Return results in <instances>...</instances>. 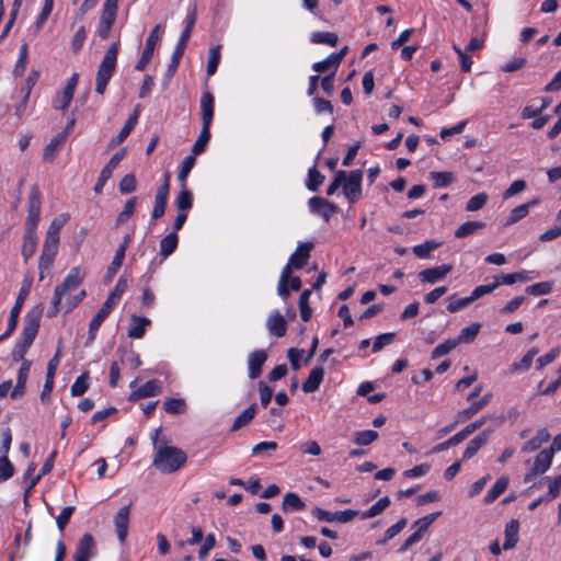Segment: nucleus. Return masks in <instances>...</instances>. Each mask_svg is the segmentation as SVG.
Here are the masks:
<instances>
[{
	"instance_id": "obj_39",
	"label": "nucleus",
	"mask_w": 561,
	"mask_h": 561,
	"mask_svg": "<svg viewBox=\"0 0 561 561\" xmlns=\"http://www.w3.org/2000/svg\"><path fill=\"white\" fill-rule=\"evenodd\" d=\"M311 296L310 289H305L299 297L298 306L300 311V318L302 321L308 322L312 316V310L309 307V299Z\"/></svg>"
},
{
	"instance_id": "obj_14",
	"label": "nucleus",
	"mask_w": 561,
	"mask_h": 561,
	"mask_svg": "<svg viewBox=\"0 0 561 561\" xmlns=\"http://www.w3.org/2000/svg\"><path fill=\"white\" fill-rule=\"evenodd\" d=\"M451 271L453 265L443 264L440 266H435L421 271L419 273V278L423 283L435 284L444 279L447 276V274H449Z\"/></svg>"
},
{
	"instance_id": "obj_50",
	"label": "nucleus",
	"mask_w": 561,
	"mask_h": 561,
	"mask_svg": "<svg viewBox=\"0 0 561 561\" xmlns=\"http://www.w3.org/2000/svg\"><path fill=\"white\" fill-rule=\"evenodd\" d=\"M378 438V433L373 430L359 431L355 433L353 442L359 446H367Z\"/></svg>"
},
{
	"instance_id": "obj_27",
	"label": "nucleus",
	"mask_w": 561,
	"mask_h": 561,
	"mask_svg": "<svg viewBox=\"0 0 561 561\" xmlns=\"http://www.w3.org/2000/svg\"><path fill=\"white\" fill-rule=\"evenodd\" d=\"M553 454L551 450L543 449L535 458L533 465V472L541 474L545 473L551 466Z\"/></svg>"
},
{
	"instance_id": "obj_11",
	"label": "nucleus",
	"mask_w": 561,
	"mask_h": 561,
	"mask_svg": "<svg viewBox=\"0 0 561 561\" xmlns=\"http://www.w3.org/2000/svg\"><path fill=\"white\" fill-rule=\"evenodd\" d=\"M308 204L310 211L321 216L325 221H329L332 215L337 211L335 204L321 196L311 197Z\"/></svg>"
},
{
	"instance_id": "obj_32",
	"label": "nucleus",
	"mask_w": 561,
	"mask_h": 561,
	"mask_svg": "<svg viewBox=\"0 0 561 561\" xmlns=\"http://www.w3.org/2000/svg\"><path fill=\"white\" fill-rule=\"evenodd\" d=\"M508 482L510 478L507 476L500 477L485 494L484 502L488 504L494 502L506 490Z\"/></svg>"
},
{
	"instance_id": "obj_8",
	"label": "nucleus",
	"mask_w": 561,
	"mask_h": 561,
	"mask_svg": "<svg viewBox=\"0 0 561 561\" xmlns=\"http://www.w3.org/2000/svg\"><path fill=\"white\" fill-rule=\"evenodd\" d=\"M358 511L353 510H345L342 512H329L325 510H322L320 507H316L312 510V515L319 519L320 522H327V523H348L354 519L358 515Z\"/></svg>"
},
{
	"instance_id": "obj_24",
	"label": "nucleus",
	"mask_w": 561,
	"mask_h": 561,
	"mask_svg": "<svg viewBox=\"0 0 561 561\" xmlns=\"http://www.w3.org/2000/svg\"><path fill=\"white\" fill-rule=\"evenodd\" d=\"M37 247L36 230L25 229L22 247V256L27 262L35 253Z\"/></svg>"
},
{
	"instance_id": "obj_17",
	"label": "nucleus",
	"mask_w": 561,
	"mask_h": 561,
	"mask_svg": "<svg viewBox=\"0 0 561 561\" xmlns=\"http://www.w3.org/2000/svg\"><path fill=\"white\" fill-rule=\"evenodd\" d=\"M196 22V7L193 8V10L190 12V14L186 18V25L183 30L181 37L178 42V45L174 49V53L184 55L185 47L187 45V42L191 37L192 31L194 28Z\"/></svg>"
},
{
	"instance_id": "obj_21",
	"label": "nucleus",
	"mask_w": 561,
	"mask_h": 561,
	"mask_svg": "<svg viewBox=\"0 0 561 561\" xmlns=\"http://www.w3.org/2000/svg\"><path fill=\"white\" fill-rule=\"evenodd\" d=\"M490 434H491V431L484 430L480 434H478L474 438H472L468 443V445L463 451L462 459L468 460V459L472 458L478 453V450L486 444V442L490 437Z\"/></svg>"
},
{
	"instance_id": "obj_9",
	"label": "nucleus",
	"mask_w": 561,
	"mask_h": 561,
	"mask_svg": "<svg viewBox=\"0 0 561 561\" xmlns=\"http://www.w3.org/2000/svg\"><path fill=\"white\" fill-rule=\"evenodd\" d=\"M160 28H161V25L158 24L151 30V32L146 41V45L142 50L141 57L135 66V69L137 71H142L146 68V66L148 65V62L150 61V59L152 58L154 46L160 41V34H159Z\"/></svg>"
},
{
	"instance_id": "obj_29",
	"label": "nucleus",
	"mask_w": 561,
	"mask_h": 561,
	"mask_svg": "<svg viewBox=\"0 0 561 561\" xmlns=\"http://www.w3.org/2000/svg\"><path fill=\"white\" fill-rule=\"evenodd\" d=\"M519 523L517 519H512L505 527V540L503 543L504 550L514 548L518 541Z\"/></svg>"
},
{
	"instance_id": "obj_55",
	"label": "nucleus",
	"mask_w": 561,
	"mask_h": 561,
	"mask_svg": "<svg viewBox=\"0 0 561 561\" xmlns=\"http://www.w3.org/2000/svg\"><path fill=\"white\" fill-rule=\"evenodd\" d=\"M324 175L321 174L316 168H311L308 172L307 187L311 192L318 191L319 186L323 183Z\"/></svg>"
},
{
	"instance_id": "obj_15",
	"label": "nucleus",
	"mask_w": 561,
	"mask_h": 561,
	"mask_svg": "<svg viewBox=\"0 0 561 561\" xmlns=\"http://www.w3.org/2000/svg\"><path fill=\"white\" fill-rule=\"evenodd\" d=\"M312 249V242L300 243L297 247L296 251L289 257V262L295 270H300L307 265Z\"/></svg>"
},
{
	"instance_id": "obj_13",
	"label": "nucleus",
	"mask_w": 561,
	"mask_h": 561,
	"mask_svg": "<svg viewBox=\"0 0 561 561\" xmlns=\"http://www.w3.org/2000/svg\"><path fill=\"white\" fill-rule=\"evenodd\" d=\"M130 507L131 504L121 507L114 517L115 530L121 543L126 541L128 535Z\"/></svg>"
},
{
	"instance_id": "obj_16",
	"label": "nucleus",
	"mask_w": 561,
	"mask_h": 561,
	"mask_svg": "<svg viewBox=\"0 0 561 561\" xmlns=\"http://www.w3.org/2000/svg\"><path fill=\"white\" fill-rule=\"evenodd\" d=\"M161 393V382L157 379L147 381L145 385L139 387L137 390L129 394L130 401H138L148 397L158 396Z\"/></svg>"
},
{
	"instance_id": "obj_57",
	"label": "nucleus",
	"mask_w": 561,
	"mask_h": 561,
	"mask_svg": "<svg viewBox=\"0 0 561 561\" xmlns=\"http://www.w3.org/2000/svg\"><path fill=\"white\" fill-rule=\"evenodd\" d=\"M14 474V466L9 460L8 455L0 457V482L9 480Z\"/></svg>"
},
{
	"instance_id": "obj_33",
	"label": "nucleus",
	"mask_w": 561,
	"mask_h": 561,
	"mask_svg": "<svg viewBox=\"0 0 561 561\" xmlns=\"http://www.w3.org/2000/svg\"><path fill=\"white\" fill-rule=\"evenodd\" d=\"M82 283V277L80 275L79 267L71 268L70 273L66 276L62 284L58 287L61 288L65 293H70L77 289Z\"/></svg>"
},
{
	"instance_id": "obj_5",
	"label": "nucleus",
	"mask_w": 561,
	"mask_h": 561,
	"mask_svg": "<svg viewBox=\"0 0 561 561\" xmlns=\"http://www.w3.org/2000/svg\"><path fill=\"white\" fill-rule=\"evenodd\" d=\"M127 288V279L124 277H119L114 289L107 296L106 300L104 301V304L101 306V308L98 310L93 318L103 322L110 314L114 306L119 301L122 295L126 291Z\"/></svg>"
},
{
	"instance_id": "obj_36",
	"label": "nucleus",
	"mask_w": 561,
	"mask_h": 561,
	"mask_svg": "<svg viewBox=\"0 0 561 561\" xmlns=\"http://www.w3.org/2000/svg\"><path fill=\"white\" fill-rule=\"evenodd\" d=\"M256 413V404L253 403L249 408H247L233 422L231 426V431L236 432L243 426L248 425L255 416Z\"/></svg>"
},
{
	"instance_id": "obj_56",
	"label": "nucleus",
	"mask_w": 561,
	"mask_h": 561,
	"mask_svg": "<svg viewBox=\"0 0 561 561\" xmlns=\"http://www.w3.org/2000/svg\"><path fill=\"white\" fill-rule=\"evenodd\" d=\"M489 199L488 194L485 193H479L474 196H472L466 204V210L467 211H477L484 207Z\"/></svg>"
},
{
	"instance_id": "obj_41",
	"label": "nucleus",
	"mask_w": 561,
	"mask_h": 561,
	"mask_svg": "<svg viewBox=\"0 0 561 561\" xmlns=\"http://www.w3.org/2000/svg\"><path fill=\"white\" fill-rule=\"evenodd\" d=\"M305 503L296 493H286L283 500V510L287 511H302L305 508Z\"/></svg>"
},
{
	"instance_id": "obj_3",
	"label": "nucleus",
	"mask_w": 561,
	"mask_h": 561,
	"mask_svg": "<svg viewBox=\"0 0 561 561\" xmlns=\"http://www.w3.org/2000/svg\"><path fill=\"white\" fill-rule=\"evenodd\" d=\"M118 50L119 43H113L105 51L104 57L99 66L95 79V91L101 95L104 94L106 87L115 72Z\"/></svg>"
},
{
	"instance_id": "obj_43",
	"label": "nucleus",
	"mask_w": 561,
	"mask_h": 561,
	"mask_svg": "<svg viewBox=\"0 0 561 561\" xmlns=\"http://www.w3.org/2000/svg\"><path fill=\"white\" fill-rule=\"evenodd\" d=\"M390 505V499L388 496H383L379 499L373 506H370L367 511L362 513V518H373L379 514H381L388 506Z\"/></svg>"
},
{
	"instance_id": "obj_48",
	"label": "nucleus",
	"mask_w": 561,
	"mask_h": 561,
	"mask_svg": "<svg viewBox=\"0 0 561 561\" xmlns=\"http://www.w3.org/2000/svg\"><path fill=\"white\" fill-rule=\"evenodd\" d=\"M442 512H435L432 514H428L422 518H419L414 524L413 527H416V533H420V535L423 537L425 533L427 531L428 527L436 520L438 516H440Z\"/></svg>"
},
{
	"instance_id": "obj_37",
	"label": "nucleus",
	"mask_w": 561,
	"mask_h": 561,
	"mask_svg": "<svg viewBox=\"0 0 561 561\" xmlns=\"http://www.w3.org/2000/svg\"><path fill=\"white\" fill-rule=\"evenodd\" d=\"M485 224L483 221H467L458 227L455 231L456 238H466L468 236L474 234L477 231L483 229Z\"/></svg>"
},
{
	"instance_id": "obj_40",
	"label": "nucleus",
	"mask_w": 561,
	"mask_h": 561,
	"mask_svg": "<svg viewBox=\"0 0 561 561\" xmlns=\"http://www.w3.org/2000/svg\"><path fill=\"white\" fill-rule=\"evenodd\" d=\"M430 179L433 181L434 187H446L455 180L454 173L443 171H432Z\"/></svg>"
},
{
	"instance_id": "obj_38",
	"label": "nucleus",
	"mask_w": 561,
	"mask_h": 561,
	"mask_svg": "<svg viewBox=\"0 0 561 561\" xmlns=\"http://www.w3.org/2000/svg\"><path fill=\"white\" fill-rule=\"evenodd\" d=\"M179 238L175 232H171L160 241V255L168 257L178 247Z\"/></svg>"
},
{
	"instance_id": "obj_22",
	"label": "nucleus",
	"mask_w": 561,
	"mask_h": 561,
	"mask_svg": "<svg viewBox=\"0 0 561 561\" xmlns=\"http://www.w3.org/2000/svg\"><path fill=\"white\" fill-rule=\"evenodd\" d=\"M116 12L102 10L100 22L98 25L96 33L102 39H106L110 36L113 24L116 20Z\"/></svg>"
},
{
	"instance_id": "obj_10",
	"label": "nucleus",
	"mask_w": 561,
	"mask_h": 561,
	"mask_svg": "<svg viewBox=\"0 0 561 561\" xmlns=\"http://www.w3.org/2000/svg\"><path fill=\"white\" fill-rule=\"evenodd\" d=\"M125 156H126V149L122 148L110 159V161L106 163V165L102 169V171L99 175V179L94 185L95 193L99 194L102 192L105 183L112 176L113 171L117 168V165L124 159Z\"/></svg>"
},
{
	"instance_id": "obj_18",
	"label": "nucleus",
	"mask_w": 561,
	"mask_h": 561,
	"mask_svg": "<svg viewBox=\"0 0 561 561\" xmlns=\"http://www.w3.org/2000/svg\"><path fill=\"white\" fill-rule=\"evenodd\" d=\"M30 369H31V362L24 360L19 369L16 383L10 393V397L12 399L20 398L24 394Z\"/></svg>"
},
{
	"instance_id": "obj_53",
	"label": "nucleus",
	"mask_w": 561,
	"mask_h": 561,
	"mask_svg": "<svg viewBox=\"0 0 561 561\" xmlns=\"http://www.w3.org/2000/svg\"><path fill=\"white\" fill-rule=\"evenodd\" d=\"M458 345V341L454 339L447 340L444 343L438 344L432 352L431 358L436 359L444 355L449 354L456 346Z\"/></svg>"
},
{
	"instance_id": "obj_44",
	"label": "nucleus",
	"mask_w": 561,
	"mask_h": 561,
	"mask_svg": "<svg viewBox=\"0 0 561 561\" xmlns=\"http://www.w3.org/2000/svg\"><path fill=\"white\" fill-rule=\"evenodd\" d=\"M311 42L313 44H325L335 47L339 42V37L332 32H314L311 35Z\"/></svg>"
},
{
	"instance_id": "obj_60",
	"label": "nucleus",
	"mask_w": 561,
	"mask_h": 561,
	"mask_svg": "<svg viewBox=\"0 0 561 561\" xmlns=\"http://www.w3.org/2000/svg\"><path fill=\"white\" fill-rule=\"evenodd\" d=\"M529 213V204H522L512 209L510 217L506 220V225H513L520 219L525 218Z\"/></svg>"
},
{
	"instance_id": "obj_35",
	"label": "nucleus",
	"mask_w": 561,
	"mask_h": 561,
	"mask_svg": "<svg viewBox=\"0 0 561 561\" xmlns=\"http://www.w3.org/2000/svg\"><path fill=\"white\" fill-rule=\"evenodd\" d=\"M175 206L178 211L187 213L193 206V195L186 187V184L182 185V190L175 198Z\"/></svg>"
},
{
	"instance_id": "obj_62",
	"label": "nucleus",
	"mask_w": 561,
	"mask_h": 561,
	"mask_svg": "<svg viewBox=\"0 0 561 561\" xmlns=\"http://www.w3.org/2000/svg\"><path fill=\"white\" fill-rule=\"evenodd\" d=\"M394 337L396 333L392 332L382 333L378 335L373 344V352L377 353L381 351L385 346L390 345L393 342Z\"/></svg>"
},
{
	"instance_id": "obj_28",
	"label": "nucleus",
	"mask_w": 561,
	"mask_h": 561,
	"mask_svg": "<svg viewBox=\"0 0 561 561\" xmlns=\"http://www.w3.org/2000/svg\"><path fill=\"white\" fill-rule=\"evenodd\" d=\"M549 438H550V434L548 433V431L546 428H540V430H538V432L531 439H529L528 442H526L523 445L522 451L523 453L535 451V450L539 449L542 444L547 443L549 440Z\"/></svg>"
},
{
	"instance_id": "obj_25",
	"label": "nucleus",
	"mask_w": 561,
	"mask_h": 561,
	"mask_svg": "<svg viewBox=\"0 0 561 561\" xmlns=\"http://www.w3.org/2000/svg\"><path fill=\"white\" fill-rule=\"evenodd\" d=\"M214 96L210 92L203 93L201 98V112L203 125L210 126L214 117Z\"/></svg>"
},
{
	"instance_id": "obj_4",
	"label": "nucleus",
	"mask_w": 561,
	"mask_h": 561,
	"mask_svg": "<svg viewBox=\"0 0 561 561\" xmlns=\"http://www.w3.org/2000/svg\"><path fill=\"white\" fill-rule=\"evenodd\" d=\"M32 283H33L32 277H30V276L24 277V279L22 282V286L19 291V295L16 297L15 304L10 311L8 329L2 335H0V341L10 336L12 334V332L15 330V328L18 325V319H19L20 311L22 309V306H23L26 297L28 296V294L31 291Z\"/></svg>"
},
{
	"instance_id": "obj_61",
	"label": "nucleus",
	"mask_w": 561,
	"mask_h": 561,
	"mask_svg": "<svg viewBox=\"0 0 561 561\" xmlns=\"http://www.w3.org/2000/svg\"><path fill=\"white\" fill-rule=\"evenodd\" d=\"M26 64H27V44L24 43L20 47L19 59H18L16 65L13 70L14 76H22L25 71Z\"/></svg>"
},
{
	"instance_id": "obj_64",
	"label": "nucleus",
	"mask_w": 561,
	"mask_h": 561,
	"mask_svg": "<svg viewBox=\"0 0 561 561\" xmlns=\"http://www.w3.org/2000/svg\"><path fill=\"white\" fill-rule=\"evenodd\" d=\"M73 512H75V506H66L62 508L60 514L56 517L57 527L61 533L65 530Z\"/></svg>"
},
{
	"instance_id": "obj_1",
	"label": "nucleus",
	"mask_w": 561,
	"mask_h": 561,
	"mask_svg": "<svg viewBox=\"0 0 561 561\" xmlns=\"http://www.w3.org/2000/svg\"><path fill=\"white\" fill-rule=\"evenodd\" d=\"M161 433L160 428L154 430L152 442L156 447L153 456V467L162 473H173L180 470L186 462V454L174 446L158 445V436Z\"/></svg>"
},
{
	"instance_id": "obj_20",
	"label": "nucleus",
	"mask_w": 561,
	"mask_h": 561,
	"mask_svg": "<svg viewBox=\"0 0 561 561\" xmlns=\"http://www.w3.org/2000/svg\"><path fill=\"white\" fill-rule=\"evenodd\" d=\"M324 377V369L321 366H316L309 373L308 378L302 382L301 389L306 393L314 392L319 389Z\"/></svg>"
},
{
	"instance_id": "obj_54",
	"label": "nucleus",
	"mask_w": 561,
	"mask_h": 561,
	"mask_svg": "<svg viewBox=\"0 0 561 561\" xmlns=\"http://www.w3.org/2000/svg\"><path fill=\"white\" fill-rule=\"evenodd\" d=\"M185 401L183 399L170 398L163 402V409L170 414H180L185 410Z\"/></svg>"
},
{
	"instance_id": "obj_45",
	"label": "nucleus",
	"mask_w": 561,
	"mask_h": 561,
	"mask_svg": "<svg viewBox=\"0 0 561 561\" xmlns=\"http://www.w3.org/2000/svg\"><path fill=\"white\" fill-rule=\"evenodd\" d=\"M209 127L210 126L208 125H203L202 131L192 148V154L194 157L202 153L205 150L206 145L210 139Z\"/></svg>"
},
{
	"instance_id": "obj_46",
	"label": "nucleus",
	"mask_w": 561,
	"mask_h": 561,
	"mask_svg": "<svg viewBox=\"0 0 561 561\" xmlns=\"http://www.w3.org/2000/svg\"><path fill=\"white\" fill-rule=\"evenodd\" d=\"M69 216L67 214H61L58 217H56L49 225L47 229L46 237L47 238H54L59 239V232L64 225L68 221Z\"/></svg>"
},
{
	"instance_id": "obj_52",
	"label": "nucleus",
	"mask_w": 561,
	"mask_h": 561,
	"mask_svg": "<svg viewBox=\"0 0 561 561\" xmlns=\"http://www.w3.org/2000/svg\"><path fill=\"white\" fill-rule=\"evenodd\" d=\"M88 379H89L88 373H83L82 375H80L71 386V389H70L71 396L80 397V396L84 394L89 388Z\"/></svg>"
},
{
	"instance_id": "obj_30",
	"label": "nucleus",
	"mask_w": 561,
	"mask_h": 561,
	"mask_svg": "<svg viewBox=\"0 0 561 561\" xmlns=\"http://www.w3.org/2000/svg\"><path fill=\"white\" fill-rule=\"evenodd\" d=\"M137 121H138V111L135 110L134 113L128 117V119L122 127L118 135L112 139L111 146H116V145L123 142L129 136V134L131 133L134 127L136 126Z\"/></svg>"
},
{
	"instance_id": "obj_31",
	"label": "nucleus",
	"mask_w": 561,
	"mask_h": 561,
	"mask_svg": "<svg viewBox=\"0 0 561 561\" xmlns=\"http://www.w3.org/2000/svg\"><path fill=\"white\" fill-rule=\"evenodd\" d=\"M131 324L128 329V336L131 339H141L146 332V327L150 324V320L145 317H131Z\"/></svg>"
},
{
	"instance_id": "obj_47",
	"label": "nucleus",
	"mask_w": 561,
	"mask_h": 561,
	"mask_svg": "<svg viewBox=\"0 0 561 561\" xmlns=\"http://www.w3.org/2000/svg\"><path fill=\"white\" fill-rule=\"evenodd\" d=\"M137 202H138V198L136 196L130 197L126 202L123 210L117 216L116 226L124 224L133 216L136 205H137Z\"/></svg>"
},
{
	"instance_id": "obj_26",
	"label": "nucleus",
	"mask_w": 561,
	"mask_h": 561,
	"mask_svg": "<svg viewBox=\"0 0 561 561\" xmlns=\"http://www.w3.org/2000/svg\"><path fill=\"white\" fill-rule=\"evenodd\" d=\"M67 131L57 134L45 146L43 151V159L46 161H53L59 147L66 141Z\"/></svg>"
},
{
	"instance_id": "obj_7",
	"label": "nucleus",
	"mask_w": 561,
	"mask_h": 561,
	"mask_svg": "<svg viewBox=\"0 0 561 561\" xmlns=\"http://www.w3.org/2000/svg\"><path fill=\"white\" fill-rule=\"evenodd\" d=\"M41 192L36 184L32 185L28 196V214L25 219V229L36 230L41 217Z\"/></svg>"
},
{
	"instance_id": "obj_19",
	"label": "nucleus",
	"mask_w": 561,
	"mask_h": 561,
	"mask_svg": "<svg viewBox=\"0 0 561 561\" xmlns=\"http://www.w3.org/2000/svg\"><path fill=\"white\" fill-rule=\"evenodd\" d=\"M267 359V354L263 350L254 351L249 356V377L256 379L262 373V366Z\"/></svg>"
},
{
	"instance_id": "obj_2",
	"label": "nucleus",
	"mask_w": 561,
	"mask_h": 561,
	"mask_svg": "<svg viewBox=\"0 0 561 561\" xmlns=\"http://www.w3.org/2000/svg\"><path fill=\"white\" fill-rule=\"evenodd\" d=\"M42 312V307L37 306L25 314L23 330L20 340L16 343V348L13 352L14 360H25L24 356L30 346L32 345V343L34 342L36 334L38 332Z\"/></svg>"
},
{
	"instance_id": "obj_12",
	"label": "nucleus",
	"mask_w": 561,
	"mask_h": 561,
	"mask_svg": "<svg viewBox=\"0 0 561 561\" xmlns=\"http://www.w3.org/2000/svg\"><path fill=\"white\" fill-rule=\"evenodd\" d=\"M96 553V545L92 535L84 534L76 548L73 561H89Z\"/></svg>"
},
{
	"instance_id": "obj_59",
	"label": "nucleus",
	"mask_w": 561,
	"mask_h": 561,
	"mask_svg": "<svg viewBox=\"0 0 561 561\" xmlns=\"http://www.w3.org/2000/svg\"><path fill=\"white\" fill-rule=\"evenodd\" d=\"M220 61V46H215L209 50V59L207 62V75L213 76L218 68Z\"/></svg>"
},
{
	"instance_id": "obj_23",
	"label": "nucleus",
	"mask_w": 561,
	"mask_h": 561,
	"mask_svg": "<svg viewBox=\"0 0 561 561\" xmlns=\"http://www.w3.org/2000/svg\"><path fill=\"white\" fill-rule=\"evenodd\" d=\"M266 325L270 333L277 337H282L286 334L287 323L278 311L270 316Z\"/></svg>"
},
{
	"instance_id": "obj_51",
	"label": "nucleus",
	"mask_w": 561,
	"mask_h": 561,
	"mask_svg": "<svg viewBox=\"0 0 561 561\" xmlns=\"http://www.w3.org/2000/svg\"><path fill=\"white\" fill-rule=\"evenodd\" d=\"M553 288V282H540L526 287L525 291L528 295L541 296L548 295Z\"/></svg>"
},
{
	"instance_id": "obj_34",
	"label": "nucleus",
	"mask_w": 561,
	"mask_h": 561,
	"mask_svg": "<svg viewBox=\"0 0 561 561\" xmlns=\"http://www.w3.org/2000/svg\"><path fill=\"white\" fill-rule=\"evenodd\" d=\"M57 455V451L54 450L49 456L48 458L45 460V462L43 463L42 466V469H41V472L34 477L30 483V485L27 486L26 491H25V494H24V499L26 500L27 499V495L30 493V491L39 482V480L42 479L43 476L49 473L51 470H53V467H54V461H55V457Z\"/></svg>"
},
{
	"instance_id": "obj_6",
	"label": "nucleus",
	"mask_w": 561,
	"mask_h": 561,
	"mask_svg": "<svg viewBox=\"0 0 561 561\" xmlns=\"http://www.w3.org/2000/svg\"><path fill=\"white\" fill-rule=\"evenodd\" d=\"M363 171L353 170L346 172V178L342 183L343 194L350 203L357 202L362 196Z\"/></svg>"
},
{
	"instance_id": "obj_63",
	"label": "nucleus",
	"mask_w": 561,
	"mask_h": 561,
	"mask_svg": "<svg viewBox=\"0 0 561 561\" xmlns=\"http://www.w3.org/2000/svg\"><path fill=\"white\" fill-rule=\"evenodd\" d=\"M137 181L133 173L126 174L119 182V192L122 194H129L136 190Z\"/></svg>"
},
{
	"instance_id": "obj_58",
	"label": "nucleus",
	"mask_w": 561,
	"mask_h": 561,
	"mask_svg": "<svg viewBox=\"0 0 561 561\" xmlns=\"http://www.w3.org/2000/svg\"><path fill=\"white\" fill-rule=\"evenodd\" d=\"M195 157L193 154H190L184 158L182 162L181 170L178 174V180L183 184H185L186 178L188 176L190 172L194 168L195 164Z\"/></svg>"
},
{
	"instance_id": "obj_49",
	"label": "nucleus",
	"mask_w": 561,
	"mask_h": 561,
	"mask_svg": "<svg viewBox=\"0 0 561 561\" xmlns=\"http://www.w3.org/2000/svg\"><path fill=\"white\" fill-rule=\"evenodd\" d=\"M440 247L439 242L434 240L425 241L422 244L415 245L413 248V253L420 259H426L430 256L431 252Z\"/></svg>"
},
{
	"instance_id": "obj_42",
	"label": "nucleus",
	"mask_w": 561,
	"mask_h": 561,
	"mask_svg": "<svg viewBox=\"0 0 561 561\" xmlns=\"http://www.w3.org/2000/svg\"><path fill=\"white\" fill-rule=\"evenodd\" d=\"M480 323H471L470 325L463 328L458 337L457 339H454L455 341H458V344L459 343H471L474 341V339L477 337L479 331H480Z\"/></svg>"
}]
</instances>
